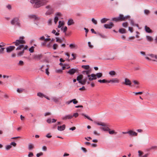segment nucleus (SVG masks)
Returning <instances> with one entry per match:
<instances>
[{
    "instance_id": "1",
    "label": "nucleus",
    "mask_w": 157,
    "mask_h": 157,
    "mask_svg": "<svg viewBox=\"0 0 157 157\" xmlns=\"http://www.w3.org/2000/svg\"><path fill=\"white\" fill-rule=\"evenodd\" d=\"M30 2L34 4L33 7L35 8H37L46 4L48 1L47 0H31Z\"/></svg>"
},
{
    "instance_id": "2",
    "label": "nucleus",
    "mask_w": 157,
    "mask_h": 157,
    "mask_svg": "<svg viewBox=\"0 0 157 157\" xmlns=\"http://www.w3.org/2000/svg\"><path fill=\"white\" fill-rule=\"evenodd\" d=\"M129 16H127L124 17L123 14H120L118 17L113 18L112 21H124L130 18Z\"/></svg>"
},
{
    "instance_id": "3",
    "label": "nucleus",
    "mask_w": 157,
    "mask_h": 157,
    "mask_svg": "<svg viewBox=\"0 0 157 157\" xmlns=\"http://www.w3.org/2000/svg\"><path fill=\"white\" fill-rule=\"evenodd\" d=\"M24 37L23 36H20L19 40H17L15 42H13V44H15L16 46H18L20 44H24L25 43V41L23 40Z\"/></svg>"
},
{
    "instance_id": "4",
    "label": "nucleus",
    "mask_w": 157,
    "mask_h": 157,
    "mask_svg": "<svg viewBox=\"0 0 157 157\" xmlns=\"http://www.w3.org/2000/svg\"><path fill=\"white\" fill-rule=\"evenodd\" d=\"M83 75H80L77 77V80L78 82L82 85H84L87 82L86 79L84 78L83 79Z\"/></svg>"
},
{
    "instance_id": "5",
    "label": "nucleus",
    "mask_w": 157,
    "mask_h": 157,
    "mask_svg": "<svg viewBox=\"0 0 157 157\" xmlns=\"http://www.w3.org/2000/svg\"><path fill=\"white\" fill-rule=\"evenodd\" d=\"M11 23L12 25H15L18 26H20V23L18 17H15L13 19L11 20Z\"/></svg>"
},
{
    "instance_id": "6",
    "label": "nucleus",
    "mask_w": 157,
    "mask_h": 157,
    "mask_svg": "<svg viewBox=\"0 0 157 157\" xmlns=\"http://www.w3.org/2000/svg\"><path fill=\"white\" fill-rule=\"evenodd\" d=\"M82 73L83 74L86 75L85 78H86L87 80V78H88L89 77H90V71L89 70H87L83 71L82 72Z\"/></svg>"
},
{
    "instance_id": "7",
    "label": "nucleus",
    "mask_w": 157,
    "mask_h": 157,
    "mask_svg": "<svg viewBox=\"0 0 157 157\" xmlns=\"http://www.w3.org/2000/svg\"><path fill=\"white\" fill-rule=\"evenodd\" d=\"M78 72V69L72 68L69 70L67 73L69 74L70 75H74L75 72Z\"/></svg>"
},
{
    "instance_id": "8",
    "label": "nucleus",
    "mask_w": 157,
    "mask_h": 157,
    "mask_svg": "<svg viewBox=\"0 0 157 157\" xmlns=\"http://www.w3.org/2000/svg\"><path fill=\"white\" fill-rule=\"evenodd\" d=\"M124 82H123L122 84H124L126 85L131 86V81L127 78H125L124 79Z\"/></svg>"
},
{
    "instance_id": "9",
    "label": "nucleus",
    "mask_w": 157,
    "mask_h": 157,
    "mask_svg": "<svg viewBox=\"0 0 157 157\" xmlns=\"http://www.w3.org/2000/svg\"><path fill=\"white\" fill-rule=\"evenodd\" d=\"M128 133L129 136H136L137 135V133L135 132L130 130L128 131Z\"/></svg>"
},
{
    "instance_id": "10",
    "label": "nucleus",
    "mask_w": 157,
    "mask_h": 157,
    "mask_svg": "<svg viewBox=\"0 0 157 157\" xmlns=\"http://www.w3.org/2000/svg\"><path fill=\"white\" fill-rule=\"evenodd\" d=\"M97 77L96 75L94 74H92L90 75V77L88 78V80L89 81H91L94 80H95L97 79Z\"/></svg>"
},
{
    "instance_id": "11",
    "label": "nucleus",
    "mask_w": 157,
    "mask_h": 157,
    "mask_svg": "<svg viewBox=\"0 0 157 157\" xmlns=\"http://www.w3.org/2000/svg\"><path fill=\"white\" fill-rule=\"evenodd\" d=\"M114 25L112 22H110L109 24H105L104 25V26L106 29H111L114 26Z\"/></svg>"
},
{
    "instance_id": "12",
    "label": "nucleus",
    "mask_w": 157,
    "mask_h": 157,
    "mask_svg": "<svg viewBox=\"0 0 157 157\" xmlns=\"http://www.w3.org/2000/svg\"><path fill=\"white\" fill-rule=\"evenodd\" d=\"M119 80L117 78H113L109 80H108V83L111 82L112 83H119Z\"/></svg>"
},
{
    "instance_id": "13",
    "label": "nucleus",
    "mask_w": 157,
    "mask_h": 157,
    "mask_svg": "<svg viewBox=\"0 0 157 157\" xmlns=\"http://www.w3.org/2000/svg\"><path fill=\"white\" fill-rule=\"evenodd\" d=\"M72 118V115L71 114L67 115L62 117V119L63 120H65L67 119H70Z\"/></svg>"
},
{
    "instance_id": "14",
    "label": "nucleus",
    "mask_w": 157,
    "mask_h": 157,
    "mask_svg": "<svg viewBox=\"0 0 157 157\" xmlns=\"http://www.w3.org/2000/svg\"><path fill=\"white\" fill-rule=\"evenodd\" d=\"M15 48L14 46H10L6 48V52L8 53L10 52L15 49Z\"/></svg>"
},
{
    "instance_id": "15",
    "label": "nucleus",
    "mask_w": 157,
    "mask_h": 157,
    "mask_svg": "<svg viewBox=\"0 0 157 157\" xmlns=\"http://www.w3.org/2000/svg\"><path fill=\"white\" fill-rule=\"evenodd\" d=\"M54 12V10L52 8H51L49 9L46 13L45 14L46 15H50L52 14H53Z\"/></svg>"
},
{
    "instance_id": "16",
    "label": "nucleus",
    "mask_w": 157,
    "mask_h": 157,
    "mask_svg": "<svg viewBox=\"0 0 157 157\" xmlns=\"http://www.w3.org/2000/svg\"><path fill=\"white\" fill-rule=\"evenodd\" d=\"M65 127L66 126L65 124H63L60 126H58L57 128V129L59 131H62L65 129Z\"/></svg>"
},
{
    "instance_id": "17",
    "label": "nucleus",
    "mask_w": 157,
    "mask_h": 157,
    "mask_svg": "<svg viewBox=\"0 0 157 157\" xmlns=\"http://www.w3.org/2000/svg\"><path fill=\"white\" fill-rule=\"evenodd\" d=\"M42 56L41 54L38 55H35L33 56V59H37V60H40Z\"/></svg>"
},
{
    "instance_id": "18",
    "label": "nucleus",
    "mask_w": 157,
    "mask_h": 157,
    "mask_svg": "<svg viewBox=\"0 0 157 157\" xmlns=\"http://www.w3.org/2000/svg\"><path fill=\"white\" fill-rule=\"evenodd\" d=\"M74 23H75L73 20L72 19H69L67 22V25H74Z\"/></svg>"
},
{
    "instance_id": "19",
    "label": "nucleus",
    "mask_w": 157,
    "mask_h": 157,
    "mask_svg": "<svg viewBox=\"0 0 157 157\" xmlns=\"http://www.w3.org/2000/svg\"><path fill=\"white\" fill-rule=\"evenodd\" d=\"M145 30L146 32L147 33H151L152 32V30L150 29V28L147 26L145 25L144 27Z\"/></svg>"
},
{
    "instance_id": "20",
    "label": "nucleus",
    "mask_w": 157,
    "mask_h": 157,
    "mask_svg": "<svg viewBox=\"0 0 157 157\" xmlns=\"http://www.w3.org/2000/svg\"><path fill=\"white\" fill-rule=\"evenodd\" d=\"M100 128L102 129L103 131H109L110 130V129L109 128L107 127L106 126V124H105V126H103V127H100Z\"/></svg>"
},
{
    "instance_id": "21",
    "label": "nucleus",
    "mask_w": 157,
    "mask_h": 157,
    "mask_svg": "<svg viewBox=\"0 0 157 157\" xmlns=\"http://www.w3.org/2000/svg\"><path fill=\"white\" fill-rule=\"evenodd\" d=\"M109 74L112 77H113L116 75V72L114 71H111L109 72Z\"/></svg>"
},
{
    "instance_id": "22",
    "label": "nucleus",
    "mask_w": 157,
    "mask_h": 157,
    "mask_svg": "<svg viewBox=\"0 0 157 157\" xmlns=\"http://www.w3.org/2000/svg\"><path fill=\"white\" fill-rule=\"evenodd\" d=\"M69 47L71 49H73L74 48H77L78 47L75 44H70Z\"/></svg>"
},
{
    "instance_id": "23",
    "label": "nucleus",
    "mask_w": 157,
    "mask_h": 157,
    "mask_svg": "<svg viewBox=\"0 0 157 157\" xmlns=\"http://www.w3.org/2000/svg\"><path fill=\"white\" fill-rule=\"evenodd\" d=\"M98 82L101 83H108V80H106L105 79H103V80H98Z\"/></svg>"
},
{
    "instance_id": "24",
    "label": "nucleus",
    "mask_w": 157,
    "mask_h": 157,
    "mask_svg": "<svg viewBox=\"0 0 157 157\" xmlns=\"http://www.w3.org/2000/svg\"><path fill=\"white\" fill-rule=\"evenodd\" d=\"M119 31L120 33L122 34L124 33H126V30L124 28L120 29Z\"/></svg>"
},
{
    "instance_id": "25",
    "label": "nucleus",
    "mask_w": 157,
    "mask_h": 157,
    "mask_svg": "<svg viewBox=\"0 0 157 157\" xmlns=\"http://www.w3.org/2000/svg\"><path fill=\"white\" fill-rule=\"evenodd\" d=\"M51 99L56 103H57L59 101V98L56 97H53Z\"/></svg>"
},
{
    "instance_id": "26",
    "label": "nucleus",
    "mask_w": 157,
    "mask_h": 157,
    "mask_svg": "<svg viewBox=\"0 0 157 157\" xmlns=\"http://www.w3.org/2000/svg\"><path fill=\"white\" fill-rule=\"evenodd\" d=\"M109 20V19L104 18L102 19L101 20V22L102 23H106L107 21H108Z\"/></svg>"
},
{
    "instance_id": "27",
    "label": "nucleus",
    "mask_w": 157,
    "mask_h": 157,
    "mask_svg": "<svg viewBox=\"0 0 157 157\" xmlns=\"http://www.w3.org/2000/svg\"><path fill=\"white\" fill-rule=\"evenodd\" d=\"M147 40L151 42L153 40V39L151 36H146Z\"/></svg>"
},
{
    "instance_id": "28",
    "label": "nucleus",
    "mask_w": 157,
    "mask_h": 157,
    "mask_svg": "<svg viewBox=\"0 0 157 157\" xmlns=\"http://www.w3.org/2000/svg\"><path fill=\"white\" fill-rule=\"evenodd\" d=\"M95 123L96 124H97L99 125H101L102 126H105V124L104 123L101 122H96Z\"/></svg>"
},
{
    "instance_id": "29",
    "label": "nucleus",
    "mask_w": 157,
    "mask_h": 157,
    "mask_svg": "<svg viewBox=\"0 0 157 157\" xmlns=\"http://www.w3.org/2000/svg\"><path fill=\"white\" fill-rule=\"evenodd\" d=\"M34 148V146L33 145L31 144H29L28 146V149L29 150H31L32 149Z\"/></svg>"
},
{
    "instance_id": "30",
    "label": "nucleus",
    "mask_w": 157,
    "mask_h": 157,
    "mask_svg": "<svg viewBox=\"0 0 157 157\" xmlns=\"http://www.w3.org/2000/svg\"><path fill=\"white\" fill-rule=\"evenodd\" d=\"M95 75L96 76V77L98 78L101 77L102 75V74L101 73H98Z\"/></svg>"
},
{
    "instance_id": "31",
    "label": "nucleus",
    "mask_w": 157,
    "mask_h": 157,
    "mask_svg": "<svg viewBox=\"0 0 157 157\" xmlns=\"http://www.w3.org/2000/svg\"><path fill=\"white\" fill-rule=\"evenodd\" d=\"M144 13L145 14L148 15L150 13V12L148 10H144Z\"/></svg>"
},
{
    "instance_id": "32",
    "label": "nucleus",
    "mask_w": 157,
    "mask_h": 157,
    "mask_svg": "<svg viewBox=\"0 0 157 157\" xmlns=\"http://www.w3.org/2000/svg\"><path fill=\"white\" fill-rule=\"evenodd\" d=\"M82 67L83 68H84L86 70H88L90 68V67L88 65H82Z\"/></svg>"
},
{
    "instance_id": "33",
    "label": "nucleus",
    "mask_w": 157,
    "mask_h": 157,
    "mask_svg": "<svg viewBox=\"0 0 157 157\" xmlns=\"http://www.w3.org/2000/svg\"><path fill=\"white\" fill-rule=\"evenodd\" d=\"M29 17L32 18H34L35 20H36L37 18V17H36V16L35 15H31L29 16Z\"/></svg>"
},
{
    "instance_id": "34",
    "label": "nucleus",
    "mask_w": 157,
    "mask_h": 157,
    "mask_svg": "<svg viewBox=\"0 0 157 157\" xmlns=\"http://www.w3.org/2000/svg\"><path fill=\"white\" fill-rule=\"evenodd\" d=\"M59 25L58 26V27L59 28H60L61 26H63L64 25V23L63 22H62L61 21H59Z\"/></svg>"
},
{
    "instance_id": "35",
    "label": "nucleus",
    "mask_w": 157,
    "mask_h": 157,
    "mask_svg": "<svg viewBox=\"0 0 157 157\" xmlns=\"http://www.w3.org/2000/svg\"><path fill=\"white\" fill-rule=\"evenodd\" d=\"M37 96L39 97L43 98V97H44L45 95H44L43 94L40 92H39L37 93Z\"/></svg>"
},
{
    "instance_id": "36",
    "label": "nucleus",
    "mask_w": 157,
    "mask_h": 157,
    "mask_svg": "<svg viewBox=\"0 0 157 157\" xmlns=\"http://www.w3.org/2000/svg\"><path fill=\"white\" fill-rule=\"evenodd\" d=\"M24 47V45L22 44L20 45L17 48H16V50H18L21 49L22 48Z\"/></svg>"
},
{
    "instance_id": "37",
    "label": "nucleus",
    "mask_w": 157,
    "mask_h": 157,
    "mask_svg": "<svg viewBox=\"0 0 157 157\" xmlns=\"http://www.w3.org/2000/svg\"><path fill=\"white\" fill-rule=\"evenodd\" d=\"M109 132L110 134H116L117 132H115L114 130H112V131H109Z\"/></svg>"
},
{
    "instance_id": "38",
    "label": "nucleus",
    "mask_w": 157,
    "mask_h": 157,
    "mask_svg": "<svg viewBox=\"0 0 157 157\" xmlns=\"http://www.w3.org/2000/svg\"><path fill=\"white\" fill-rule=\"evenodd\" d=\"M82 116H84L86 118H87L89 120L91 121H93L92 119L89 117L87 116L86 115L83 113L82 114Z\"/></svg>"
},
{
    "instance_id": "39",
    "label": "nucleus",
    "mask_w": 157,
    "mask_h": 157,
    "mask_svg": "<svg viewBox=\"0 0 157 157\" xmlns=\"http://www.w3.org/2000/svg\"><path fill=\"white\" fill-rule=\"evenodd\" d=\"M24 53V50H23L22 51L20 52H18L17 54V55L18 56H22Z\"/></svg>"
},
{
    "instance_id": "40",
    "label": "nucleus",
    "mask_w": 157,
    "mask_h": 157,
    "mask_svg": "<svg viewBox=\"0 0 157 157\" xmlns=\"http://www.w3.org/2000/svg\"><path fill=\"white\" fill-rule=\"evenodd\" d=\"M5 49V48H2L0 49V54L4 53V50Z\"/></svg>"
},
{
    "instance_id": "41",
    "label": "nucleus",
    "mask_w": 157,
    "mask_h": 157,
    "mask_svg": "<svg viewBox=\"0 0 157 157\" xmlns=\"http://www.w3.org/2000/svg\"><path fill=\"white\" fill-rule=\"evenodd\" d=\"M138 153L139 154L138 156L139 157H141V156H142V155L143 154V152L142 151H138Z\"/></svg>"
},
{
    "instance_id": "42",
    "label": "nucleus",
    "mask_w": 157,
    "mask_h": 157,
    "mask_svg": "<svg viewBox=\"0 0 157 157\" xmlns=\"http://www.w3.org/2000/svg\"><path fill=\"white\" fill-rule=\"evenodd\" d=\"M34 47L33 46L31 47L30 48H29V51L31 53H32V52H33L34 50Z\"/></svg>"
},
{
    "instance_id": "43",
    "label": "nucleus",
    "mask_w": 157,
    "mask_h": 157,
    "mask_svg": "<svg viewBox=\"0 0 157 157\" xmlns=\"http://www.w3.org/2000/svg\"><path fill=\"white\" fill-rule=\"evenodd\" d=\"M91 21L95 25H97V21L94 18H92L91 19Z\"/></svg>"
},
{
    "instance_id": "44",
    "label": "nucleus",
    "mask_w": 157,
    "mask_h": 157,
    "mask_svg": "<svg viewBox=\"0 0 157 157\" xmlns=\"http://www.w3.org/2000/svg\"><path fill=\"white\" fill-rule=\"evenodd\" d=\"M58 20V17L57 16H55L54 19V21L55 23L56 24L57 23Z\"/></svg>"
},
{
    "instance_id": "45",
    "label": "nucleus",
    "mask_w": 157,
    "mask_h": 157,
    "mask_svg": "<svg viewBox=\"0 0 157 157\" xmlns=\"http://www.w3.org/2000/svg\"><path fill=\"white\" fill-rule=\"evenodd\" d=\"M12 147V146L10 145H7L6 147V149L7 150H9Z\"/></svg>"
},
{
    "instance_id": "46",
    "label": "nucleus",
    "mask_w": 157,
    "mask_h": 157,
    "mask_svg": "<svg viewBox=\"0 0 157 157\" xmlns=\"http://www.w3.org/2000/svg\"><path fill=\"white\" fill-rule=\"evenodd\" d=\"M72 102L74 104H76L78 103V101L76 100V99H74L72 100Z\"/></svg>"
},
{
    "instance_id": "47",
    "label": "nucleus",
    "mask_w": 157,
    "mask_h": 157,
    "mask_svg": "<svg viewBox=\"0 0 157 157\" xmlns=\"http://www.w3.org/2000/svg\"><path fill=\"white\" fill-rule=\"evenodd\" d=\"M128 23L127 22H123L122 24V25L125 27H126L128 26Z\"/></svg>"
},
{
    "instance_id": "48",
    "label": "nucleus",
    "mask_w": 157,
    "mask_h": 157,
    "mask_svg": "<svg viewBox=\"0 0 157 157\" xmlns=\"http://www.w3.org/2000/svg\"><path fill=\"white\" fill-rule=\"evenodd\" d=\"M62 70L61 69L56 70V72L57 73H61L62 72Z\"/></svg>"
},
{
    "instance_id": "49",
    "label": "nucleus",
    "mask_w": 157,
    "mask_h": 157,
    "mask_svg": "<svg viewBox=\"0 0 157 157\" xmlns=\"http://www.w3.org/2000/svg\"><path fill=\"white\" fill-rule=\"evenodd\" d=\"M58 46V45L57 44H54L53 45V48L54 50H55L57 48Z\"/></svg>"
},
{
    "instance_id": "50",
    "label": "nucleus",
    "mask_w": 157,
    "mask_h": 157,
    "mask_svg": "<svg viewBox=\"0 0 157 157\" xmlns=\"http://www.w3.org/2000/svg\"><path fill=\"white\" fill-rule=\"evenodd\" d=\"M48 70H49V68L48 67H47L45 69V72H46V73L48 75H49V72L48 71Z\"/></svg>"
},
{
    "instance_id": "51",
    "label": "nucleus",
    "mask_w": 157,
    "mask_h": 157,
    "mask_svg": "<svg viewBox=\"0 0 157 157\" xmlns=\"http://www.w3.org/2000/svg\"><path fill=\"white\" fill-rule=\"evenodd\" d=\"M43 155V153L42 152H40L39 153L36 154V156L37 157H39L40 156H42Z\"/></svg>"
},
{
    "instance_id": "52",
    "label": "nucleus",
    "mask_w": 157,
    "mask_h": 157,
    "mask_svg": "<svg viewBox=\"0 0 157 157\" xmlns=\"http://www.w3.org/2000/svg\"><path fill=\"white\" fill-rule=\"evenodd\" d=\"M78 113H74L73 115H72V117H75L76 118L77 117H78Z\"/></svg>"
},
{
    "instance_id": "53",
    "label": "nucleus",
    "mask_w": 157,
    "mask_h": 157,
    "mask_svg": "<svg viewBox=\"0 0 157 157\" xmlns=\"http://www.w3.org/2000/svg\"><path fill=\"white\" fill-rule=\"evenodd\" d=\"M148 56L151 57L152 58H155V57H156V55H154L153 54H151L148 55Z\"/></svg>"
},
{
    "instance_id": "54",
    "label": "nucleus",
    "mask_w": 157,
    "mask_h": 157,
    "mask_svg": "<svg viewBox=\"0 0 157 157\" xmlns=\"http://www.w3.org/2000/svg\"><path fill=\"white\" fill-rule=\"evenodd\" d=\"M17 91L18 93H21L22 92L23 89L21 88H18L17 90Z\"/></svg>"
},
{
    "instance_id": "55",
    "label": "nucleus",
    "mask_w": 157,
    "mask_h": 157,
    "mask_svg": "<svg viewBox=\"0 0 157 157\" xmlns=\"http://www.w3.org/2000/svg\"><path fill=\"white\" fill-rule=\"evenodd\" d=\"M88 45L89 47L91 48H93V46L91 44V43L90 42H88Z\"/></svg>"
},
{
    "instance_id": "56",
    "label": "nucleus",
    "mask_w": 157,
    "mask_h": 157,
    "mask_svg": "<svg viewBox=\"0 0 157 157\" xmlns=\"http://www.w3.org/2000/svg\"><path fill=\"white\" fill-rule=\"evenodd\" d=\"M56 16H60L61 15V13L60 12H58L56 14Z\"/></svg>"
},
{
    "instance_id": "57",
    "label": "nucleus",
    "mask_w": 157,
    "mask_h": 157,
    "mask_svg": "<svg viewBox=\"0 0 157 157\" xmlns=\"http://www.w3.org/2000/svg\"><path fill=\"white\" fill-rule=\"evenodd\" d=\"M47 122L49 124L51 123L52 122L51 119L50 118H48L47 120Z\"/></svg>"
},
{
    "instance_id": "58",
    "label": "nucleus",
    "mask_w": 157,
    "mask_h": 157,
    "mask_svg": "<svg viewBox=\"0 0 157 157\" xmlns=\"http://www.w3.org/2000/svg\"><path fill=\"white\" fill-rule=\"evenodd\" d=\"M130 21L131 25L132 26H134L135 24L134 23V21L133 20H131Z\"/></svg>"
},
{
    "instance_id": "59",
    "label": "nucleus",
    "mask_w": 157,
    "mask_h": 157,
    "mask_svg": "<svg viewBox=\"0 0 157 157\" xmlns=\"http://www.w3.org/2000/svg\"><path fill=\"white\" fill-rule=\"evenodd\" d=\"M33 156V153L30 152L28 154V156L29 157H32Z\"/></svg>"
},
{
    "instance_id": "60",
    "label": "nucleus",
    "mask_w": 157,
    "mask_h": 157,
    "mask_svg": "<svg viewBox=\"0 0 157 157\" xmlns=\"http://www.w3.org/2000/svg\"><path fill=\"white\" fill-rule=\"evenodd\" d=\"M134 93L135 95H137V94H141L143 93V92H133Z\"/></svg>"
},
{
    "instance_id": "61",
    "label": "nucleus",
    "mask_w": 157,
    "mask_h": 157,
    "mask_svg": "<svg viewBox=\"0 0 157 157\" xmlns=\"http://www.w3.org/2000/svg\"><path fill=\"white\" fill-rule=\"evenodd\" d=\"M157 149V146H152L150 148V149Z\"/></svg>"
},
{
    "instance_id": "62",
    "label": "nucleus",
    "mask_w": 157,
    "mask_h": 157,
    "mask_svg": "<svg viewBox=\"0 0 157 157\" xmlns=\"http://www.w3.org/2000/svg\"><path fill=\"white\" fill-rule=\"evenodd\" d=\"M16 144L14 142H12L10 143L11 145H13L14 147H15L16 145Z\"/></svg>"
},
{
    "instance_id": "63",
    "label": "nucleus",
    "mask_w": 157,
    "mask_h": 157,
    "mask_svg": "<svg viewBox=\"0 0 157 157\" xmlns=\"http://www.w3.org/2000/svg\"><path fill=\"white\" fill-rule=\"evenodd\" d=\"M128 30L131 33H132L133 31V28L132 27H128Z\"/></svg>"
},
{
    "instance_id": "64",
    "label": "nucleus",
    "mask_w": 157,
    "mask_h": 157,
    "mask_svg": "<svg viewBox=\"0 0 157 157\" xmlns=\"http://www.w3.org/2000/svg\"><path fill=\"white\" fill-rule=\"evenodd\" d=\"M24 62L20 60L19 61L18 64L20 65H22L23 64Z\"/></svg>"
}]
</instances>
